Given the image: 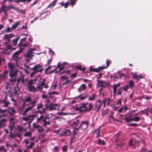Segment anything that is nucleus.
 Wrapping results in <instances>:
<instances>
[{"label":"nucleus","instance_id":"nucleus-56","mask_svg":"<svg viewBox=\"0 0 152 152\" xmlns=\"http://www.w3.org/2000/svg\"><path fill=\"white\" fill-rule=\"evenodd\" d=\"M109 111V110L108 109L103 111L102 112V114L104 115L107 114Z\"/></svg>","mask_w":152,"mask_h":152},{"label":"nucleus","instance_id":"nucleus-28","mask_svg":"<svg viewBox=\"0 0 152 152\" xmlns=\"http://www.w3.org/2000/svg\"><path fill=\"white\" fill-rule=\"evenodd\" d=\"M8 67L10 70L16 69L15 68L13 64L12 63H9L8 64Z\"/></svg>","mask_w":152,"mask_h":152},{"label":"nucleus","instance_id":"nucleus-38","mask_svg":"<svg viewBox=\"0 0 152 152\" xmlns=\"http://www.w3.org/2000/svg\"><path fill=\"white\" fill-rule=\"evenodd\" d=\"M124 120L126 122H130L133 121L132 118H128L127 117H125L124 118Z\"/></svg>","mask_w":152,"mask_h":152},{"label":"nucleus","instance_id":"nucleus-61","mask_svg":"<svg viewBox=\"0 0 152 152\" xmlns=\"http://www.w3.org/2000/svg\"><path fill=\"white\" fill-rule=\"evenodd\" d=\"M104 100L103 101H102V102H103V104H104V105L103 107H105L106 105V101L107 100V99L105 98L104 99Z\"/></svg>","mask_w":152,"mask_h":152},{"label":"nucleus","instance_id":"nucleus-46","mask_svg":"<svg viewBox=\"0 0 152 152\" xmlns=\"http://www.w3.org/2000/svg\"><path fill=\"white\" fill-rule=\"evenodd\" d=\"M123 87H121L118 89V91L117 93V95H121L123 91L121 89H123Z\"/></svg>","mask_w":152,"mask_h":152},{"label":"nucleus","instance_id":"nucleus-62","mask_svg":"<svg viewBox=\"0 0 152 152\" xmlns=\"http://www.w3.org/2000/svg\"><path fill=\"white\" fill-rule=\"evenodd\" d=\"M147 151V149L145 148H142L140 151V152H146Z\"/></svg>","mask_w":152,"mask_h":152},{"label":"nucleus","instance_id":"nucleus-45","mask_svg":"<svg viewBox=\"0 0 152 152\" xmlns=\"http://www.w3.org/2000/svg\"><path fill=\"white\" fill-rule=\"evenodd\" d=\"M61 79L62 81H64L68 79V78L67 76H63L61 77Z\"/></svg>","mask_w":152,"mask_h":152},{"label":"nucleus","instance_id":"nucleus-12","mask_svg":"<svg viewBox=\"0 0 152 152\" xmlns=\"http://www.w3.org/2000/svg\"><path fill=\"white\" fill-rule=\"evenodd\" d=\"M33 105H31V106L28 107L23 111L22 113V114L23 115H25L26 113H27L30 111L33 108L35 107V102H33Z\"/></svg>","mask_w":152,"mask_h":152},{"label":"nucleus","instance_id":"nucleus-11","mask_svg":"<svg viewBox=\"0 0 152 152\" xmlns=\"http://www.w3.org/2000/svg\"><path fill=\"white\" fill-rule=\"evenodd\" d=\"M21 51H18L15 53L12 56V59L15 61H18L20 60V58L19 55Z\"/></svg>","mask_w":152,"mask_h":152},{"label":"nucleus","instance_id":"nucleus-32","mask_svg":"<svg viewBox=\"0 0 152 152\" xmlns=\"http://www.w3.org/2000/svg\"><path fill=\"white\" fill-rule=\"evenodd\" d=\"M7 8V7L4 4L2 5L1 7L0 8V13L4 11Z\"/></svg>","mask_w":152,"mask_h":152},{"label":"nucleus","instance_id":"nucleus-48","mask_svg":"<svg viewBox=\"0 0 152 152\" xmlns=\"http://www.w3.org/2000/svg\"><path fill=\"white\" fill-rule=\"evenodd\" d=\"M43 117L44 116L43 115H41L39 118H37V122H39L41 120L43 119Z\"/></svg>","mask_w":152,"mask_h":152},{"label":"nucleus","instance_id":"nucleus-10","mask_svg":"<svg viewBox=\"0 0 152 152\" xmlns=\"http://www.w3.org/2000/svg\"><path fill=\"white\" fill-rule=\"evenodd\" d=\"M36 116L34 115H31L26 117H23V120L25 121H32L35 118Z\"/></svg>","mask_w":152,"mask_h":152},{"label":"nucleus","instance_id":"nucleus-15","mask_svg":"<svg viewBox=\"0 0 152 152\" xmlns=\"http://www.w3.org/2000/svg\"><path fill=\"white\" fill-rule=\"evenodd\" d=\"M120 83L119 82L117 84H114L112 86V88L113 89V92L114 95L115 96L116 93V89L117 88L120 86Z\"/></svg>","mask_w":152,"mask_h":152},{"label":"nucleus","instance_id":"nucleus-34","mask_svg":"<svg viewBox=\"0 0 152 152\" xmlns=\"http://www.w3.org/2000/svg\"><path fill=\"white\" fill-rule=\"evenodd\" d=\"M132 77L136 80H138L139 77L137 73H133L132 72H131Z\"/></svg>","mask_w":152,"mask_h":152},{"label":"nucleus","instance_id":"nucleus-49","mask_svg":"<svg viewBox=\"0 0 152 152\" xmlns=\"http://www.w3.org/2000/svg\"><path fill=\"white\" fill-rule=\"evenodd\" d=\"M48 94L50 95L51 96L54 94L58 95L59 94V93L58 92L54 91L49 92Z\"/></svg>","mask_w":152,"mask_h":152},{"label":"nucleus","instance_id":"nucleus-29","mask_svg":"<svg viewBox=\"0 0 152 152\" xmlns=\"http://www.w3.org/2000/svg\"><path fill=\"white\" fill-rule=\"evenodd\" d=\"M101 129L98 128L95 132V133L96 134V137L98 138L100 136Z\"/></svg>","mask_w":152,"mask_h":152},{"label":"nucleus","instance_id":"nucleus-2","mask_svg":"<svg viewBox=\"0 0 152 152\" xmlns=\"http://www.w3.org/2000/svg\"><path fill=\"white\" fill-rule=\"evenodd\" d=\"M93 106V104L92 103L83 102L78 109L81 111V113L89 112L92 109Z\"/></svg>","mask_w":152,"mask_h":152},{"label":"nucleus","instance_id":"nucleus-41","mask_svg":"<svg viewBox=\"0 0 152 152\" xmlns=\"http://www.w3.org/2000/svg\"><path fill=\"white\" fill-rule=\"evenodd\" d=\"M56 1H54L52 2L48 6V8H49L51 7H53L56 4Z\"/></svg>","mask_w":152,"mask_h":152},{"label":"nucleus","instance_id":"nucleus-52","mask_svg":"<svg viewBox=\"0 0 152 152\" xmlns=\"http://www.w3.org/2000/svg\"><path fill=\"white\" fill-rule=\"evenodd\" d=\"M24 135L26 137H31V132H27Z\"/></svg>","mask_w":152,"mask_h":152},{"label":"nucleus","instance_id":"nucleus-60","mask_svg":"<svg viewBox=\"0 0 152 152\" xmlns=\"http://www.w3.org/2000/svg\"><path fill=\"white\" fill-rule=\"evenodd\" d=\"M66 80V81L63 83V85H66L69 83L71 82V81L70 80H68V79Z\"/></svg>","mask_w":152,"mask_h":152},{"label":"nucleus","instance_id":"nucleus-13","mask_svg":"<svg viewBox=\"0 0 152 152\" xmlns=\"http://www.w3.org/2000/svg\"><path fill=\"white\" fill-rule=\"evenodd\" d=\"M18 126L16 125L15 124H10L8 127L10 131V132H12V131L16 130Z\"/></svg>","mask_w":152,"mask_h":152},{"label":"nucleus","instance_id":"nucleus-43","mask_svg":"<svg viewBox=\"0 0 152 152\" xmlns=\"http://www.w3.org/2000/svg\"><path fill=\"white\" fill-rule=\"evenodd\" d=\"M98 144L102 145H104L105 144V143L104 140H102L99 139L98 140Z\"/></svg>","mask_w":152,"mask_h":152},{"label":"nucleus","instance_id":"nucleus-54","mask_svg":"<svg viewBox=\"0 0 152 152\" xmlns=\"http://www.w3.org/2000/svg\"><path fill=\"white\" fill-rule=\"evenodd\" d=\"M68 149V146L66 145L64 146L62 148V151L64 152H66Z\"/></svg>","mask_w":152,"mask_h":152},{"label":"nucleus","instance_id":"nucleus-64","mask_svg":"<svg viewBox=\"0 0 152 152\" xmlns=\"http://www.w3.org/2000/svg\"><path fill=\"white\" fill-rule=\"evenodd\" d=\"M121 101L120 99H118L117 100L116 104L117 105L121 104Z\"/></svg>","mask_w":152,"mask_h":152},{"label":"nucleus","instance_id":"nucleus-21","mask_svg":"<svg viewBox=\"0 0 152 152\" xmlns=\"http://www.w3.org/2000/svg\"><path fill=\"white\" fill-rule=\"evenodd\" d=\"M79 128H77V129H75L74 130H73V136H74V138H75V136L76 134H81L82 133L80 132V131L79 130Z\"/></svg>","mask_w":152,"mask_h":152},{"label":"nucleus","instance_id":"nucleus-3","mask_svg":"<svg viewBox=\"0 0 152 152\" xmlns=\"http://www.w3.org/2000/svg\"><path fill=\"white\" fill-rule=\"evenodd\" d=\"M22 101L23 102V107H25L26 106H28L31 104L33 105V102H35V105L36 103V102L35 100L32 101L31 97L30 96H27L25 98L24 100L22 99Z\"/></svg>","mask_w":152,"mask_h":152},{"label":"nucleus","instance_id":"nucleus-58","mask_svg":"<svg viewBox=\"0 0 152 152\" xmlns=\"http://www.w3.org/2000/svg\"><path fill=\"white\" fill-rule=\"evenodd\" d=\"M80 99L81 100H83L87 97V95H86L83 96H80Z\"/></svg>","mask_w":152,"mask_h":152},{"label":"nucleus","instance_id":"nucleus-19","mask_svg":"<svg viewBox=\"0 0 152 152\" xmlns=\"http://www.w3.org/2000/svg\"><path fill=\"white\" fill-rule=\"evenodd\" d=\"M20 72V76L19 78H18L17 80V81L18 82L17 84V85L20 81H21L23 83L24 80V75L23 73V72Z\"/></svg>","mask_w":152,"mask_h":152},{"label":"nucleus","instance_id":"nucleus-9","mask_svg":"<svg viewBox=\"0 0 152 152\" xmlns=\"http://www.w3.org/2000/svg\"><path fill=\"white\" fill-rule=\"evenodd\" d=\"M139 142L134 139L130 140L129 143V146H132L134 148H136L139 146Z\"/></svg>","mask_w":152,"mask_h":152},{"label":"nucleus","instance_id":"nucleus-55","mask_svg":"<svg viewBox=\"0 0 152 152\" xmlns=\"http://www.w3.org/2000/svg\"><path fill=\"white\" fill-rule=\"evenodd\" d=\"M33 127L35 129H37L39 126V125L35 123H34L32 124Z\"/></svg>","mask_w":152,"mask_h":152},{"label":"nucleus","instance_id":"nucleus-33","mask_svg":"<svg viewBox=\"0 0 152 152\" xmlns=\"http://www.w3.org/2000/svg\"><path fill=\"white\" fill-rule=\"evenodd\" d=\"M10 136L12 138H15L17 137V133H15L13 134L12 132H10Z\"/></svg>","mask_w":152,"mask_h":152},{"label":"nucleus","instance_id":"nucleus-47","mask_svg":"<svg viewBox=\"0 0 152 152\" xmlns=\"http://www.w3.org/2000/svg\"><path fill=\"white\" fill-rule=\"evenodd\" d=\"M13 30V29L12 28V27L10 28V27H8L7 28L6 31L7 33H8L9 32H12V31Z\"/></svg>","mask_w":152,"mask_h":152},{"label":"nucleus","instance_id":"nucleus-37","mask_svg":"<svg viewBox=\"0 0 152 152\" xmlns=\"http://www.w3.org/2000/svg\"><path fill=\"white\" fill-rule=\"evenodd\" d=\"M52 115L53 114L52 113L47 114L45 115L44 118L50 120L52 117Z\"/></svg>","mask_w":152,"mask_h":152},{"label":"nucleus","instance_id":"nucleus-4","mask_svg":"<svg viewBox=\"0 0 152 152\" xmlns=\"http://www.w3.org/2000/svg\"><path fill=\"white\" fill-rule=\"evenodd\" d=\"M18 71L17 69L10 70L9 73V75L10 79H9V80L12 83L15 82L16 81V76L17 75Z\"/></svg>","mask_w":152,"mask_h":152},{"label":"nucleus","instance_id":"nucleus-57","mask_svg":"<svg viewBox=\"0 0 152 152\" xmlns=\"http://www.w3.org/2000/svg\"><path fill=\"white\" fill-rule=\"evenodd\" d=\"M15 120V118H11L10 119V124H15L14 121Z\"/></svg>","mask_w":152,"mask_h":152},{"label":"nucleus","instance_id":"nucleus-6","mask_svg":"<svg viewBox=\"0 0 152 152\" xmlns=\"http://www.w3.org/2000/svg\"><path fill=\"white\" fill-rule=\"evenodd\" d=\"M88 125V123L87 121H82L81 124L78 127L79 129H80V132L83 133L87 128Z\"/></svg>","mask_w":152,"mask_h":152},{"label":"nucleus","instance_id":"nucleus-31","mask_svg":"<svg viewBox=\"0 0 152 152\" xmlns=\"http://www.w3.org/2000/svg\"><path fill=\"white\" fill-rule=\"evenodd\" d=\"M19 39V37H18L14 39H13L12 40V44L13 45L15 46L17 45Z\"/></svg>","mask_w":152,"mask_h":152},{"label":"nucleus","instance_id":"nucleus-39","mask_svg":"<svg viewBox=\"0 0 152 152\" xmlns=\"http://www.w3.org/2000/svg\"><path fill=\"white\" fill-rule=\"evenodd\" d=\"M81 105H82V104H81L80 105L78 104H77L76 105H75V110L77 111H80V112L81 113V111L80 110H79V109H79V107H81Z\"/></svg>","mask_w":152,"mask_h":152},{"label":"nucleus","instance_id":"nucleus-40","mask_svg":"<svg viewBox=\"0 0 152 152\" xmlns=\"http://www.w3.org/2000/svg\"><path fill=\"white\" fill-rule=\"evenodd\" d=\"M9 112L10 113L14 114L15 113V111L12 107H9Z\"/></svg>","mask_w":152,"mask_h":152},{"label":"nucleus","instance_id":"nucleus-14","mask_svg":"<svg viewBox=\"0 0 152 152\" xmlns=\"http://www.w3.org/2000/svg\"><path fill=\"white\" fill-rule=\"evenodd\" d=\"M71 132L69 129H65L62 131L61 134L62 135L69 136L71 134Z\"/></svg>","mask_w":152,"mask_h":152},{"label":"nucleus","instance_id":"nucleus-30","mask_svg":"<svg viewBox=\"0 0 152 152\" xmlns=\"http://www.w3.org/2000/svg\"><path fill=\"white\" fill-rule=\"evenodd\" d=\"M35 145V143L33 142H31L30 143V145L26 146V148L27 149H31L33 147V146Z\"/></svg>","mask_w":152,"mask_h":152},{"label":"nucleus","instance_id":"nucleus-63","mask_svg":"<svg viewBox=\"0 0 152 152\" xmlns=\"http://www.w3.org/2000/svg\"><path fill=\"white\" fill-rule=\"evenodd\" d=\"M8 36H9V38L10 39L11 38L14 37H15V36L12 33L10 34H7Z\"/></svg>","mask_w":152,"mask_h":152},{"label":"nucleus","instance_id":"nucleus-22","mask_svg":"<svg viewBox=\"0 0 152 152\" xmlns=\"http://www.w3.org/2000/svg\"><path fill=\"white\" fill-rule=\"evenodd\" d=\"M57 107V104H51L48 107V108L51 111L56 110Z\"/></svg>","mask_w":152,"mask_h":152},{"label":"nucleus","instance_id":"nucleus-27","mask_svg":"<svg viewBox=\"0 0 152 152\" xmlns=\"http://www.w3.org/2000/svg\"><path fill=\"white\" fill-rule=\"evenodd\" d=\"M43 122V125L44 126H46L47 125H49L50 124V120L45 118H44Z\"/></svg>","mask_w":152,"mask_h":152},{"label":"nucleus","instance_id":"nucleus-17","mask_svg":"<svg viewBox=\"0 0 152 152\" xmlns=\"http://www.w3.org/2000/svg\"><path fill=\"white\" fill-rule=\"evenodd\" d=\"M79 124V121L77 120L74 121L71 125V127L73 129H77V126Z\"/></svg>","mask_w":152,"mask_h":152},{"label":"nucleus","instance_id":"nucleus-8","mask_svg":"<svg viewBox=\"0 0 152 152\" xmlns=\"http://www.w3.org/2000/svg\"><path fill=\"white\" fill-rule=\"evenodd\" d=\"M128 84H127L125 87L123 88V91H127L129 88L132 89L134 85V82L132 80H130L128 81Z\"/></svg>","mask_w":152,"mask_h":152},{"label":"nucleus","instance_id":"nucleus-53","mask_svg":"<svg viewBox=\"0 0 152 152\" xmlns=\"http://www.w3.org/2000/svg\"><path fill=\"white\" fill-rule=\"evenodd\" d=\"M37 129L38 130V131L39 132H42L43 131V128L40 126Z\"/></svg>","mask_w":152,"mask_h":152},{"label":"nucleus","instance_id":"nucleus-26","mask_svg":"<svg viewBox=\"0 0 152 152\" xmlns=\"http://www.w3.org/2000/svg\"><path fill=\"white\" fill-rule=\"evenodd\" d=\"M2 103L4 104L2 106V107H7L10 104V103L9 101L5 100V99H3L2 102Z\"/></svg>","mask_w":152,"mask_h":152},{"label":"nucleus","instance_id":"nucleus-20","mask_svg":"<svg viewBox=\"0 0 152 152\" xmlns=\"http://www.w3.org/2000/svg\"><path fill=\"white\" fill-rule=\"evenodd\" d=\"M86 86L84 84H82L77 89L79 92H81L86 90Z\"/></svg>","mask_w":152,"mask_h":152},{"label":"nucleus","instance_id":"nucleus-42","mask_svg":"<svg viewBox=\"0 0 152 152\" xmlns=\"http://www.w3.org/2000/svg\"><path fill=\"white\" fill-rule=\"evenodd\" d=\"M106 64H107L106 66L105 67L104 66H101V67H102V68H101V70H103L104 69H106L107 68V67L109 65V63L108 60H107L106 62Z\"/></svg>","mask_w":152,"mask_h":152},{"label":"nucleus","instance_id":"nucleus-50","mask_svg":"<svg viewBox=\"0 0 152 152\" xmlns=\"http://www.w3.org/2000/svg\"><path fill=\"white\" fill-rule=\"evenodd\" d=\"M127 124L128 126H137V124L135 123H128Z\"/></svg>","mask_w":152,"mask_h":152},{"label":"nucleus","instance_id":"nucleus-18","mask_svg":"<svg viewBox=\"0 0 152 152\" xmlns=\"http://www.w3.org/2000/svg\"><path fill=\"white\" fill-rule=\"evenodd\" d=\"M64 68V65L62 64H60L59 63L58 64L57 67L56 68L55 70L57 72L62 70Z\"/></svg>","mask_w":152,"mask_h":152},{"label":"nucleus","instance_id":"nucleus-5","mask_svg":"<svg viewBox=\"0 0 152 152\" xmlns=\"http://www.w3.org/2000/svg\"><path fill=\"white\" fill-rule=\"evenodd\" d=\"M103 104L102 101L100 100H99L96 101L93 108V110L96 112H98L100 110Z\"/></svg>","mask_w":152,"mask_h":152},{"label":"nucleus","instance_id":"nucleus-7","mask_svg":"<svg viewBox=\"0 0 152 152\" xmlns=\"http://www.w3.org/2000/svg\"><path fill=\"white\" fill-rule=\"evenodd\" d=\"M33 69V72L31 74V77L38 72H41L43 70V69L42 68V66L40 64H39L34 67Z\"/></svg>","mask_w":152,"mask_h":152},{"label":"nucleus","instance_id":"nucleus-25","mask_svg":"<svg viewBox=\"0 0 152 152\" xmlns=\"http://www.w3.org/2000/svg\"><path fill=\"white\" fill-rule=\"evenodd\" d=\"M96 97V95L95 93H93L88 98V100L90 101H94Z\"/></svg>","mask_w":152,"mask_h":152},{"label":"nucleus","instance_id":"nucleus-23","mask_svg":"<svg viewBox=\"0 0 152 152\" xmlns=\"http://www.w3.org/2000/svg\"><path fill=\"white\" fill-rule=\"evenodd\" d=\"M102 67H99L97 68H94L92 66H91L89 70L90 71L94 72H99L100 71V70H101Z\"/></svg>","mask_w":152,"mask_h":152},{"label":"nucleus","instance_id":"nucleus-51","mask_svg":"<svg viewBox=\"0 0 152 152\" xmlns=\"http://www.w3.org/2000/svg\"><path fill=\"white\" fill-rule=\"evenodd\" d=\"M42 110H37V111H36L35 112H33L34 113H39L41 114L43 113L44 111H45V109H42Z\"/></svg>","mask_w":152,"mask_h":152},{"label":"nucleus","instance_id":"nucleus-36","mask_svg":"<svg viewBox=\"0 0 152 152\" xmlns=\"http://www.w3.org/2000/svg\"><path fill=\"white\" fill-rule=\"evenodd\" d=\"M20 24V23L19 22H15L14 24L13 25L12 27L13 29H15Z\"/></svg>","mask_w":152,"mask_h":152},{"label":"nucleus","instance_id":"nucleus-16","mask_svg":"<svg viewBox=\"0 0 152 152\" xmlns=\"http://www.w3.org/2000/svg\"><path fill=\"white\" fill-rule=\"evenodd\" d=\"M35 50V48H31L29 49L27 53L26 56L28 57H33L34 56L33 55V51Z\"/></svg>","mask_w":152,"mask_h":152},{"label":"nucleus","instance_id":"nucleus-1","mask_svg":"<svg viewBox=\"0 0 152 152\" xmlns=\"http://www.w3.org/2000/svg\"><path fill=\"white\" fill-rule=\"evenodd\" d=\"M44 85V82H39L37 79L30 80L26 85L27 90L31 92H35L42 91L41 85Z\"/></svg>","mask_w":152,"mask_h":152},{"label":"nucleus","instance_id":"nucleus-59","mask_svg":"<svg viewBox=\"0 0 152 152\" xmlns=\"http://www.w3.org/2000/svg\"><path fill=\"white\" fill-rule=\"evenodd\" d=\"M4 39L5 40H9L10 38L7 34H6L4 37Z\"/></svg>","mask_w":152,"mask_h":152},{"label":"nucleus","instance_id":"nucleus-44","mask_svg":"<svg viewBox=\"0 0 152 152\" xmlns=\"http://www.w3.org/2000/svg\"><path fill=\"white\" fill-rule=\"evenodd\" d=\"M133 121H135V122L139 121L140 120V118L139 117H136L132 118Z\"/></svg>","mask_w":152,"mask_h":152},{"label":"nucleus","instance_id":"nucleus-35","mask_svg":"<svg viewBox=\"0 0 152 152\" xmlns=\"http://www.w3.org/2000/svg\"><path fill=\"white\" fill-rule=\"evenodd\" d=\"M7 150L4 145L0 146V152H7Z\"/></svg>","mask_w":152,"mask_h":152},{"label":"nucleus","instance_id":"nucleus-24","mask_svg":"<svg viewBox=\"0 0 152 152\" xmlns=\"http://www.w3.org/2000/svg\"><path fill=\"white\" fill-rule=\"evenodd\" d=\"M7 120L5 119H2L0 120V126L3 128L6 126Z\"/></svg>","mask_w":152,"mask_h":152}]
</instances>
